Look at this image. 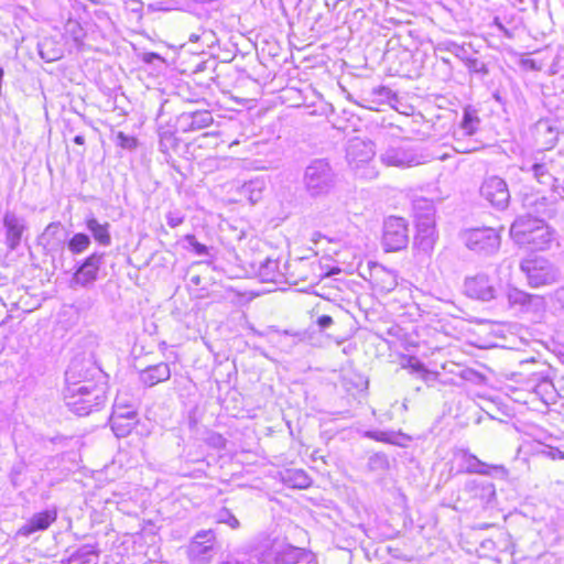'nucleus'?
Wrapping results in <instances>:
<instances>
[{"label": "nucleus", "mask_w": 564, "mask_h": 564, "mask_svg": "<svg viewBox=\"0 0 564 564\" xmlns=\"http://www.w3.org/2000/svg\"><path fill=\"white\" fill-rule=\"evenodd\" d=\"M73 373L69 372L68 386L63 390L66 406L80 416L99 410L106 400L104 383L88 382L86 386L75 387Z\"/></svg>", "instance_id": "f257e3e1"}, {"label": "nucleus", "mask_w": 564, "mask_h": 564, "mask_svg": "<svg viewBox=\"0 0 564 564\" xmlns=\"http://www.w3.org/2000/svg\"><path fill=\"white\" fill-rule=\"evenodd\" d=\"M433 159L427 150L406 141L391 143L379 153V160L384 166L401 170L425 164Z\"/></svg>", "instance_id": "f03ea898"}, {"label": "nucleus", "mask_w": 564, "mask_h": 564, "mask_svg": "<svg viewBox=\"0 0 564 564\" xmlns=\"http://www.w3.org/2000/svg\"><path fill=\"white\" fill-rule=\"evenodd\" d=\"M376 155L375 143L361 139L350 140L346 159L350 170L359 178L373 180L379 175L373 158Z\"/></svg>", "instance_id": "7ed1b4c3"}, {"label": "nucleus", "mask_w": 564, "mask_h": 564, "mask_svg": "<svg viewBox=\"0 0 564 564\" xmlns=\"http://www.w3.org/2000/svg\"><path fill=\"white\" fill-rule=\"evenodd\" d=\"M303 185L310 197L328 195L336 185V174L324 159L313 160L304 171Z\"/></svg>", "instance_id": "20e7f679"}, {"label": "nucleus", "mask_w": 564, "mask_h": 564, "mask_svg": "<svg viewBox=\"0 0 564 564\" xmlns=\"http://www.w3.org/2000/svg\"><path fill=\"white\" fill-rule=\"evenodd\" d=\"M520 270L525 275L528 285L534 289L553 285L561 278V271L553 262L538 256L521 260Z\"/></svg>", "instance_id": "39448f33"}, {"label": "nucleus", "mask_w": 564, "mask_h": 564, "mask_svg": "<svg viewBox=\"0 0 564 564\" xmlns=\"http://www.w3.org/2000/svg\"><path fill=\"white\" fill-rule=\"evenodd\" d=\"M521 170L532 174L540 184L553 187L554 193L558 194L561 198H564L555 187V182L557 181L555 174L557 169L554 159L550 154L540 153L534 158L524 160Z\"/></svg>", "instance_id": "423d86ee"}, {"label": "nucleus", "mask_w": 564, "mask_h": 564, "mask_svg": "<svg viewBox=\"0 0 564 564\" xmlns=\"http://www.w3.org/2000/svg\"><path fill=\"white\" fill-rule=\"evenodd\" d=\"M464 242L469 250L488 256L498 251L501 239L496 229L485 227L466 231Z\"/></svg>", "instance_id": "0eeeda50"}, {"label": "nucleus", "mask_w": 564, "mask_h": 564, "mask_svg": "<svg viewBox=\"0 0 564 564\" xmlns=\"http://www.w3.org/2000/svg\"><path fill=\"white\" fill-rule=\"evenodd\" d=\"M423 204L426 206V214L419 216V220H416L415 245L422 251L429 253L433 250L437 239L434 218L435 209L431 200H420L416 206L420 207Z\"/></svg>", "instance_id": "6e6552de"}, {"label": "nucleus", "mask_w": 564, "mask_h": 564, "mask_svg": "<svg viewBox=\"0 0 564 564\" xmlns=\"http://www.w3.org/2000/svg\"><path fill=\"white\" fill-rule=\"evenodd\" d=\"M454 457L459 462L457 473L479 474L485 476H491L492 473H495L500 478L508 476V470L505 466L487 464L467 449H457Z\"/></svg>", "instance_id": "1a4fd4ad"}, {"label": "nucleus", "mask_w": 564, "mask_h": 564, "mask_svg": "<svg viewBox=\"0 0 564 564\" xmlns=\"http://www.w3.org/2000/svg\"><path fill=\"white\" fill-rule=\"evenodd\" d=\"M409 230L405 220L391 216L384 220L382 243L387 251H398L406 247Z\"/></svg>", "instance_id": "9d476101"}, {"label": "nucleus", "mask_w": 564, "mask_h": 564, "mask_svg": "<svg viewBox=\"0 0 564 564\" xmlns=\"http://www.w3.org/2000/svg\"><path fill=\"white\" fill-rule=\"evenodd\" d=\"M216 533L213 530H200L192 539L188 556L194 564H207L213 557Z\"/></svg>", "instance_id": "9b49d317"}, {"label": "nucleus", "mask_w": 564, "mask_h": 564, "mask_svg": "<svg viewBox=\"0 0 564 564\" xmlns=\"http://www.w3.org/2000/svg\"><path fill=\"white\" fill-rule=\"evenodd\" d=\"M480 195L498 209L509 205L510 192L506 181L499 176L486 177L480 186Z\"/></svg>", "instance_id": "f8f14e48"}, {"label": "nucleus", "mask_w": 564, "mask_h": 564, "mask_svg": "<svg viewBox=\"0 0 564 564\" xmlns=\"http://www.w3.org/2000/svg\"><path fill=\"white\" fill-rule=\"evenodd\" d=\"M464 292L468 297L488 302L497 296V289L485 273L467 276L464 281Z\"/></svg>", "instance_id": "ddd939ff"}, {"label": "nucleus", "mask_w": 564, "mask_h": 564, "mask_svg": "<svg viewBox=\"0 0 564 564\" xmlns=\"http://www.w3.org/2000/svg\"><path fill=\"white\" fill-rule=\"evenodd\" d=\"M397 100V95L386 86H377L369 90H362L357 100H354L358 106L378 111L380 106L390 105Z\"/></svg>", "instance_id": "4468645a"}, {"label": "nucleus", "mask_w": 564, "mask_h": 564, "mask_svg": "<svg viewBox=\"0 0 564 564\" xmlns=\"http://www.w3.org/2000/svg\"><path fill=\"white\" fill-rule=\"evenodd\" d=\"M104 256V253L94 252L87 257L74 273L73 283L84 288L91 285L98 278Z\"/></svg>", "instance_id": "2eb2a0df"}, {"label": "nucleus", "mask_w": 564, "mask_h": 564, "mask_svg": "<svg viewBox=\"0 0 564 564\" xmlns=\"http://www.w3.org/2000/svg\"><path fill=\"white\" fill-rule=\"evenodd\" d=\"M555 195L550 198L540 195H528L523 199V206L527 208V214L536 218L543 219L551 218L556 214Z\"/></svg>", "instance_id": "dca6fc26"}, {"label": "nucleus", "mask_w": 564, "mask_h": 564, "mask_svg": "<svg viewBox=\"0 0 564 564\" xmlns=\"http://www.w3.org/2000/svg\"><path fill=\"white\" fill-rule=\"evenodd\" d=\"M304 555L302 549L285 545L274 547L269 552L262 553L260 557L261 564H299L301 557Z\"/></svg>", "instance_id": "f3484780"}, {"label": "nucleus", "mask_w": 564, "mask_h": 564, "mask_svg": "<svg viewBox=\"0 0 564 564\" xmlns=\"http://www.w3.org/2000/svg\"><path fill=\"white\" fill-rule=\"evenodd\" d=\"M3 226L6 228V243L10 250H15L26 229L25 219L13 212H7L3 216Z\"/></svg>", "instance_id": "a211bd4d"}, {"label": "nucleus", "mask_w": 564, "mask_h": 564, "mask_svg": "<svg viewBox=\"0 0 564 564\" xmlns=\"http://www.w3.org/2000/svg\"><path fill=\"white\" fill-rule=\"evenodd\" d=\"M370 281L373 288L380 293H389L398 285L397 274L394 271L387 269L379 263L369 264Z\"/></svg>", "instance_id": "6ab92c4d"}, {"label": "nucleus", "mask_w": 564, "mask_h": 564, "mask_svg": "<svg viewBox=\"0 0 564 564\" xmlns=\"http://www.w3.org/2000/svg\"><path fill=\"white\" fill-rule=\"evenodd\" d=\"M464 490L482 507L490 505L496 498L495 485L489 481L470 479L466 481Z\"/></svg>", "instance_id": "aec40b11"}, {"label": "nucleus", "mask_w": 564, "mask_h": 564, "mask_svg": "<svg viewBox=\"0 0 564 564\" xmlns=\"http://www.w3.org/2000/svg\"><path fill=\"white\" fill-rule=\"evenodd\" d=\"M56 518L57 511L55 508L35 513L25 524L19 529L18 534L29 536L36 531L46 530L53 522L56 521Z\"/></svg>", "instance_id": "412c9836"}, {"label": "nucleus", "mask_w": 564, "mask_h": 564, "mask_svg": "<svg viewBox=\"0 0 564 564\" xmlns=\"http://www.w3.org/2000/svg\"><path fill=\"white\" fill-rule=\"evenodd\" d=\"M543 219H536L530 215L518 217L511 225L510 236L518 245H524L528 236L540 226Z\"/></svg>", "instance_id": "4be33fe9"}, {"label": "nucleus", "mask_w": 564, "mask_h": 564, "mask_svg": "<svg viewBox=\"0 0 564 564\" xmlns=\"http://www.w3.org/2000/svg\"><path fill=\"white\" fill-rule=\"evenodd\" d=\"M213 121V115L207 110L184 112L178 118V123L184 132L202 130L209 127Z\"/></svg>", "instance_id": "5701e85b"}, {"label": "nucleus", "mask_w": 564, "mask_h": 564, "mask_svg": "<svg viewBox=\"0 0 564 564\" xmlns=\"http://www.w3.org/2000/svg\"><path fill=\"white\" fill-rule=\"evenodd\" d=\"M171 378V368L167 362L151 365L139 373L140 381L147 387H154Z\"/></svg>", "instance_id": "b1692460"}, {"label": "nucleus", "mask_w": 564, "mask_h": 564, "mask_svg": "<svg viewBox=\"0 0 564 564\" xmlns=\"http://www.w3.org/2000/svg\"><path fill=\"white\" fill-rule=\"evenodd\" d=\"M69 372H74L75 387L86 386L88 382H96V375H100V370L96 367H86L83 362L73 361L65 371L66 386H68Z\"/></svg>", "instance_id": "393cba45"}, {"label": "nucleus", "mask_w": 564, "mask_h": 564, "mask_svg": "<svg viewBox=\"0 0 564 564\" xmlns=\"http://www.w3.org/2000/svg\"><path fill=\"white\" fill-rule=\"evenodd\" d=\"M527 238L528 241L523 246L535 250H544L554 239V231L543 220Z\"/></svg>", "instance_id": "a878e982"}, {"label": "nucleus", "mask_w": 564, "mask_h": 564, "mask_svg": "<svg viewBox=\"0 0 564 564\" xmlns=\"http://www.w3.org/2000/svg\"><path fill=\"white\" fill-rule=\"evenodd\" d=\"M99 553L100 552L96 545L85 544L74 551L62 562L64 564H98Z\"/></svg>", "instance_id": "bb28decb"}, {"label": "nucleus", "mask_w": 564, "mask_h": 564, "mask_svg": "<svg viewBox=\"0 0 564 564\" xmlns=\"http://www.w3.org/2000/svg\"><path fill=\"white\" fill-rule=\"evenodd\" d=\"M135 413L133 411H128L124 414H119L117 412L110 419L111 430L116 434L117 437L127 436L134 424Z\"/></svg>", "instance_id": "cd10ccee"}, {"label": "nucleus", "mask_w": 564, "mask_h": 564, "mask_svg": "<svg viewBox=\"0 0 564 564\" xmlns=\"http://www.w3.org/2000/svg\"><path fill=\"white\" fill-rule=\"evenodd\" d=\"M86 227L98 243L105 247L111 245L110 225L108 223L100 224L95 217H90L86 221Z\"/></svg>", "instance_id": "c85d7f7f"}, {"label": "nucleus", "mask_w": 564, "mask_h": 564, "mask_svg": "<svg viewBox=\"0 0 564 564\" xmlns=\"http://www.w3.org/2000/svg\"><path fill=\"white\" fill-rule=\"evenodd\" d=\"M366 436L378 442L398 446H404L410 441V437L404 433L393 431H368Z\"/></svg>", "instance_id": "c756f323"}, {"label": "nucleus", "mask_w": 564, "mask_h": 564, "mask_svg": "<svg viewBox=\"0 0 564 564\" xmlns=\"http://www.w3.org/2000/svg\"><path fill=\"white\" fill-rule=\"evenodd\" d=\"M63 36L66 41H72L75 47H80L86 36V31L75 19H68L64 25Z\"/></svg>", "instance_id": "7c9ffc66"}, {"label": "nucleus", "mask_w": 564, "mask_h": 564, "mask_svg": "<svg viewBox=\"0 0 564 564\" xmlns=\"http://www.w3.org/2000/svg\"><path fill=\"white\" fill-rule=\"evenodd\" d=\"M468 48H471L470 43L458 44L452 40L442 41L435 45V52H449L462 62L469 53Z\"/></svg>", "instance_id": "2f4dec72"}, {"label": "nucleus", "mask_w": 564, "mask_h": 564, "mask_svg": "<svg viewBox=\"0 0 564 564\" xmlns=\"http://www.w3.org/2000/svg\"><path fill=\"white\" fill-rule=\"evenodd\" d=\"M265 188L263 180L254 178L245 183L241 187V195L249 199L251 204H256L262 197V193Z\"/></svg>", "instance_id": "473e14b6"}, {"label": "nucleus", "mask_w": 564, "mask_h": 564, "mask_svg": "<svg viewBox=\"0 0 564 564\" xmlns=\"http://www.w3.org/2000/svg\"><path fill=\"white\" fill-rule=\"evenodd\" d=\"M479 126V118L471 111L465 110L459 127L454 131V135H473Z\"/></svg>", "instance_id": "72a5a7b5"}, {"label": "nucleus", "mask_w": 564, "mask_h": 564, "mask_svg": "<svg viewBox=\"0 0 564 564\" xmlns=\"http://www.w3.org/2000/svg\"><path fill=\"white\" fill-rule=\"evenodd\" d=\"M507 299L510 306L519 305L522 308H528L533 301H540L538 295L529 294L517 288L508 290Z\"/></svg>", "instance_id": "f704fd0d"}, {"label": "nucleus", "mask_w": 564, "mask_h": 564, "mask_svg": "<svg viewBox=\"0 0 564 564\" xmlns=\"http://www.w3.org/2000/svg\"><path fill=\"white\" fill-rule=\"evenodd\" d=\"M284 481L290 487L300 489L307 488L311 485V478L302 469L289 470L284 476Z\"/></svg>", "instance_id": "c9c22d12"}, {"label": "nucleus", "mask_w": 564, "mask_h": 564, "mask_svg": "<svg viewBox=\"0 0 564 564\" xmlns=\"http://www.w3.org/2000/svg\"><path fill=\"white\" fill-rule=\"evenodd\" d=\"M90 243L88 235L78 232L68 240L67 248L73 254H80L89 248Z\"/></svg>", "instance_id": "e433bc0d"}, {"label": "nucleus", "mask_w": 564, "mask_h": 564, "mask_svg": "<svg viewBox=\"0 0 564 564\" xmlns=\"http://www.w3.org/2000/svg\"><path fill=\"white\" fill-rule=\"evenodd\" d=\"M463 63L470 74H477L482 77L489 74L487 65L482 61L473 57L469 53L463 59Z\"/></svg>", "instance_id": "4c0bfd02"}, {"label": "nucleus", "mask_w": 564, "mask_h": 564, "mask_svg": "<svg viewBox=\"0 0 564 564\" xmlns=\"http://www.w3.org/2000/svg\"><path fill=\"white\" fill-rule=\"evenodd\" d=\"M259 275L263 281H276L279 276L278 261L267 259L259 268Z\"/></svg>", "instance_id": "58836bf2"}, {"label": "nucleus", "mask_w": 564, "mask_h": 564, "mask_svg": "<svg viewBox=\"0 0 564 564\" xmlns=\"http://www.w3.org/2000/svg\"><path fill=\"white\" fill-rule=\"evenodd\" d=\"M215 519L218 523H224L231 528L232 530H237L240 528L239 520L228 508L224 507L219 509L215 514Z\"/></svg>", "instance_id": "ea45409f"}, {"label": "nucleus", "mask_w": 564, "mask_h": 564, "mask_svg": "<svg viewBox=\"0 0 564 564\" xmlns=\"http://www.w3.org/2000/svg\"><path fill=\"white\" fill-rule=\"evenodd\" d=\"M117 144L126 150H134L138 145V141L134 137L128 135L123 132H118L116 135Z\"/></svg>", "instance_id": "a19ab883"}, {"label": "nucleus", "mask_w": 564, "mask_h": 564, "mask_svg": "<svg viewBox=\"0 0 564 564\" xmlns=\"http://www.w3.org/2000/svg\"><path fill=\"white\" fill-rule=\"evenodd\" d=\"M185 240L197 256L208 254V248L198 242L194 235H186Z\"/></svg>", "instance_id": "79ce46f5"}, {"label": "nucleus", "mask_w": 564, "mask_h": 564, "mask_svg": "<svg viewBox=\"0 0 564 564\" xmlns=\"http://www.w3.org/2000/svg\"><path fill=\"white\" fill-rule=\"evenodd\" d=\"M185 220V215L178 210H171L166 214V223L171 228L182 225Z\"/></svg>", "instance_id": "37998d69"}, {"label": "nucleus", "mask_w": 564, "mask_h": 564, "mask_svg": "<svg viewBox=\"0 0 564 564\" xmlns=\"http://www.w3.org/2000/svg\"><path fill=\"white\" fill-rule=\"evenodd\" d=\"M48 44L50 43L46 40L39 44L41 56L47 61L58 59L62 56V51L54 50L52 53H46L45 50Z\"/></svg>", "instance_id": "c03bdc74"}, {"label": "nucleus", "mask_w": 564, "mask_h": 564, "mask_svg": "<svg viewBox=\"0 0 564 564\" xmlns=\"http://www.w3.org/2000/svg\"><path fill=\"white\" fill-rule=\"evenodd\" d=\"M538 132L545 131L547 132L551 138L547 141L550 147H553L557 140V132L547 123V122H539L536 126Z\"/></svg>", "instance_id": "a18cd8bd"}, {"label": "nucleus", "mask_w": 564, "mask_h": 564, "mask_svg": "<svg viewBox=\"0 0 564 564\" xmlns=\"http://www.w3.org/2000/svg\"><path fill=\"white\" fill-rule=\"evenodd\" d=\"M409 367L413 372L420 373L423 379H425V376L429 375V371L425 369L424 365L419 360L411 359L409 361Z\"/></svg>", "instance_id": "49530a36"}, {"label": "nucleus", "mask_w": 564, "mask_h": 564, "mask_svg": "<svg viewBox=\"0 0 564 564\" xmlns=\"http://www.w3.org/2000/svg\"><path fill=\"white\" fill-rule=\"evenodd\" d=\"M536 392L552 395L554 392V386L550 380H543L536 386Z\"/></svg>", "instance_id": "de8ad7c7"}, {"label": "nucleus", "mask_w": 564, "mask_h": 564, "mask_svg": "<svg viewBox=\"0 0 564 564\" xmlns=\"http://www.w3.org/2000/svg\"><path fill=\"white\" fill-rule=\"evenodd\" d=\"M544 453L552 459H564V452L560 448L549 447Z\"/></svg>", "instance_id": "09e8293b"}, {"label": "nucleus", "mask_w": 564, "mask_h": 564, "mask_svg": "<svg viewBox=\"0 0 564 564\" xmlns=\"http://www.w3.org/2000/svg\"><path fill=\"white\" fill-rule=\"evenodd\" d=\"M333 324V318L329 315H322L317 318V325L321 329L328 328Z\"/></svg>", "instance_id": "8fccbe9b"}, {"label": "nucleus", "mask_w": 564, "mask_h": 564, "mask_svg": "<svg viewBox=\"0 0 564 564\" xmlns=\"http://www.w3.org/2000/svg\"><path fill=\"white\" fill-rule=\"evenodd\" d=\"M420 200H426V199L425 198H419V199H415L414 203H413V208H414L416 220H419V216H424V214H426V206L424 204L421 205L420 207L416 206V204Z\"/></svg>", "instance_id": "3c124183"}, {"label": "nucleus", "mask_w": 564, "mask_h": 564, "mask_svg": "<svg viewBox=\"0 0 564 564\" xmlns=\"http://www.w3.org/2000/svg\"><path fill=\"white\" fill-rule=\"evenodd\" d=\"M160 58H161L160 55L156 53H145L143 55V61L145 63H153L155 59H160Z\"/></svg>", "instance_id": "603ef678"}, {"label": "nucleus", "mask_w": 564, "mask_h": 564, "mask_svg": "<svg viewBox=\"0 0 564 564\" xmlns=\"http://www.w3.org/2000/svg\"><path fill=\"white\" fill-rule=\"evenodd\" d=\"M131 2V10L134 11V12H138V11H141L142 9V3L138 0H130Z\"/></svg>", "instance_id": "864d4df0"}, {"label": "nucleus", "mask_w": 564, "mask_h": 564, "mask_svg": "<svg viewBox=\"0 0 564 564\" xmlns=\"http://www.w3.org/2000/svg\"><path fill=\"white\" fill-rule=\"evenodd\" d=\"M219 564H245V563H242L234 557H228L227 560L223 561Z\"/></svg>", "instance_id": "5fc2aeb1"}, {"label": "nucleus", "mask_w": 564, "mask_h": 564, "mask_svg": "<svg viewBox=\"0 0 564 564\" xmlns=\"http://www.w3.org/2000/svg\"><path fill=\"white\" fill-rule=\"evenodd\" d=\"M494 99L499 102L500 105H505V100L503 98L501 97V95L499 94V91H496L492 95Z\"/></svg>", "instance_id": "6e6d98bb"}, {"label": "nucleus", "mask_w": 564, "mask_h": 564, "mask_svg": "<svg viewBox=\"0 0 564 564\" xmlns=\"http://www.w3.org/2000/svg\"><path fill=\"white\" fill-rule=\"evenodd\" d=\"M74 142L76 144H79V145H83L85 143V137L82 135V134H77L75 138H74Z\"/></svg>", "instance_id": "4d7b16f0"}, {"label": "nucleus", "mask_w": 564, "mask_h": 564, "mask_svg": "<svg viewBox=\"0 0 564 564\" xmlns=\"http://www.w3.org/2000/svg\"><path fill=\"white\" fill-rule=\"evenodd\" d=\"M58 226H59V224L52 223V224H50V225L46 227L45 232H50V231H51V230H53V229H57V228H58Z\"/></svg>", "instance_id": "13d9d810"}, {"label": "nucleus", "mask_w": 564, "mask_h": 564, "mask_svg": "<svg viewBox=\"0 0 564 564\" xmlns=\"http://www.w3.org/2000/svg\"><path fill=\"white\" fill-rule=\"evenodd\" d=\"M441 61H442V63H443V64H445L446 66L452 67V62H451V59H449V58H447V57H443V56H442V57H441Z\"/></svg>", "instance_id": "bf43d9fd"}, {"label": "nucleus", "mask_w": 564, "mask_h": 564, "mask_svg": "<svg viewBox=\"0 0 564 564\" xmlns=\"http://www.w3.org/2000/svg\"><path fill=\"white\" fill-rule=\"evenodd\" d=\"M456 150H457V151H459V152H470V151H471V149H469V148H464V147L456 148Z\"/></svg>", "instance_id": "052dcab7"}, {"label": "nucleus", "mask_w": 564, "mask_h": 564, "mask_svg": "<svg viewBox=\"0 0 564 564\" xmlns=\"http://www.w3.org/2000/svg\"><path fill=\"white\" fill-rule=\"evenodd\" d=\"M166 346H167L166 343L162 341V343H160L159 348H160V350H163L166 348Z\"/></svg>", "instance_id": "680f3d73"}, {"label": "nucleus", "mask_w": 564, "mask_h": 564, "mask_svg": "<svg viewBox=\"0 0 564 564\" xmlns=\"http://www.w3.org/2000/svg\"><path fill=\"white\" fill-rule=\"evenodd\" d=\"M562 292H564V290H563V289H560V290H557V291L555 292V294H556V296H557L558 299H561L560 296H561V293H562Z\"/></svg>", "instance_id": "e2e57ef3"}, {"label": "nucleus", "mask_w": 564, "mask_h": 564, "mask_svg": "<svg viewBox=\"0 0 564 564\" xmlns=\"http://www.w3.org/2000/svg\"><path fill=\"white\" fill-rule=\"evenodd\" d=\"M19 473H20L19 469H15V468L12 469V475L13 474H19Z\"/></svg>", "instance_id": "0e129e2a"}]
</instances>
